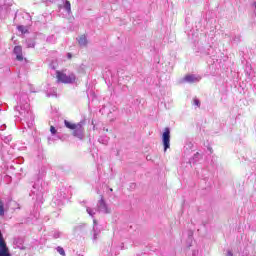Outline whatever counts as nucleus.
I'll return each instance as SVG.
<instances>
[{"instance_id": "f257e3e1", "label": "nucleus", "mask_w": 256, "mask_h": 256, "mask_svg": "<svg viewBox=\"0 0 256 256\" xmlns=\"http://www.w3.org/2000/svg\"><path fill=\"white\" fill-rule=\"evenodd\" d=\"M15 111L19 113L20 119H23L28 123V127H33V121H35V117L33 116V112L29 107V103H24L16 106Z\"/></svg>"}, {"instance_id": "f03ea898", "label": "nucleus", "mask_w": 256, "mask_h": 256, "mask_svg": "<svg viewBox=\"0 0 256 256\" xmlns=\"http://www.w3.org/2000/svg\"><path fill=\"white\" fill-rule=\"evenodd\" d=\"M56 79L59 83H75V80L77 79V77L75 76V74H65L61 71H56Z\"/></svg>"}, {"instance_id": "7ed1b4c3", "label": "nucleus", "mask_w": 256, "mask_h": 256, "mask_svg": "<svg viewBox=\"0 0 256 256\" xmlns=\"http://www.w3.org/2000/svg\"><path fill=\"white\" fill-rule=\"evenodd\" d=\"M96 211H98V213H105L106 215L111 213V208L107 206V202H105V198H103V196H101L100 200L97 202Z\"/></svg>"}, {"instance_id": "20e7f679", "label": "nucleus", "mask_w": 256, "mask_h": 256, "mask_svg": "<svg viewBox=\"0 0 256 256\" xmlns=\"http://www.w3.org/2000/svg\"><path fill=\"white\" fill-rule=\"evenodd\" d=\"M0 256H12L9 251V247H7V242L3 237V232L0 230Z\"/></svg>"}, {"instance_id": "39448f33", "label": "nucleus", "mask_w": 256, "mask_h": 256, "mask_svg": "<svg viewBox=\"0 0 256 256\" xmlns=\"http://www.w3.org/2000/svg\"><path fill=\"white\" fill-rule=\"evenodd\" d=\"M162 143L164 146V151H167L169 147H171V130L169 128L164 129V133L162 135Z\"/></svg>"}, {"instance_id": "423d86ee", "label": "nucleus", "mask_w": 256, "mask_h": 256, "mask_svg": "<svg viewBox=\"0 0 256 256\" xmlns=\"http://www.w3.org/2000/svg\"><path fill=\"white\" fill-rule=\"evenodd\" d=\"M76 235H87V224H78L73 228Z\"/></svg>"}, {"instance_id": "0eeeda50", "label": "nucleus", "mask_w": 256, "mask_h": 256, "mask_svg": "<svg viewBox=\"0 0 256 256\" xmlns=\"http://www.w3.org/2000/svg\"><path fill=\"white\" fill-rule=\"evenodd\" d=\"M72 131L74 137L83 139V125L81 123H77V126Z\"/></svg>"}, {"instance_id": "6e6552de", "label": "nucleus", "mask_w": 256, "mask_h": 256, "mask_svg": "<svg viewBox=\"0 0 256 256\" xmlns=\"http://www.w3.org/2000/svg\"><path fill=\"white\" fill-rule=\"evenodd\" d=\"M13 53L16 55L17 61H23V48L21 46H15Z\"/></svg>"}, {"instance_id": "1a4fd4ad", "label": "nucleus", "mask_w": 256, "mask_h": 256, "mask_svg": "<svg viewBox=\"0 0 256 256\" xmlns=\"http://www.w3.org/2000/svg\"><path fill=\"white\" fill-rule=\"evenodd\" d=\"M199 77H196L195 75H186L184 77V81L186 83H197L199 81Z\"/></svg>"}, {"instance_id": "9d476101", "label": "nucleus", "mask_w": 256, "mask_h": 256, "mask_svg": "<svg viewBox=\"0 0 256 256\" xmlns=\"http://www.w3.org/2000/svg\"><path fill=\"white\" fill-rule=\"evenodd\" d=\"M87 43V36L81 35L80 37H78V44L80 45V47H87Z\"/></svg>"}, {"instance_id": "9b49d317", "label": "nucleus", "mask_w": 256, "mask_h": 256, "mask_svg": "<svg viewBox=\"0 0 256 256\" xmlns=\"http://www.w3.org/2000/svg\"><path fill=\"white\" fill-rule=\"evenodd\" d=\"M64 125L65 127H67V129H71L73 131V129L76 128L77 124H73L67 120L64 121Z\"/></svg>"}, {"instance_id": "f8f14e48", "label": "nucleus", "mask_w": 256, "mask_h": 256, "mask_svg": "<svg viewBox=\"0 0 256 256\" xmlns=\"http://www.w3.org/2000/svg\"><path fill=\"white\" fill-rule=\"evenodd\" d=\"M93 224H94V226H93V231H94L93 239H94V241H97V235H99V233H97V230H95V227L97 225V221L95 219L93 220Z\"/></svg>"}, {"instance_id": "ddd939ff", "label": "nucleus", "mask_w": 256, "mask_h": 256, "mask_svg": "<svg viewBox=\"0 0 256 256\" xmlns=\"http://www.w3.org/2000/svg\"><path fill=\"white\" fill-rule=\"evenodd\" d=\"M64 9H66L67 13H71V2L65 1Z\"/></svg>"}, {"instance_id": "4468645a", "label": "nucleus", "mask_w": 256, "mask_h": 256, "mask_svg": "<svg viewBox=\"0 0 256 256\" xmlns=\"http://www.w3.org/2000/svg\"><path fill=\"white\" fill-rule=\"evenodd\" d=\"M5 215V206L2 201H0V217H3Z\"/></svg>"}, {"instance_id": "2eb2a0df", "label": "nucleus", "mask_w": 256, "mask_h": 256, "mask_svg": "<svg viewBox=\"0 0 256 256\" xmlns=\"http://www.w3.org/2000/svg\"><path fill=\"white\" fill-rule=\"evenodd\" d=\"M26 45H27L28 48H33V47H35V43H34L33 41H31V40H27V41H26Z\"/></svg>"}, {"instance_id": "dca6fc26", "label": "nucleus", "mask_w": 256, "mask_h": 256, "mask_svg": "<svg viewBox=\"0 0 256 256\" xmlns=\"http://www.w3.org/2000/svg\"><path fill=\"white\" fill-rule=\"evenodd\" d=\"M57 251L59 252L60 255L65 256V249H63V247L58 246Z\"/></svg>"}, {"instance_id": "f3484780", "label": "nucleus", "mask_w": 256, "mask_h": 256, "mask_svg": "<svg viewBox=\"0 0 256 256\" xmlns=\"http://www.w3.org/2000/svg\"><path fill=\"white\" fill-rule=\"evenodd\" d=\"M86 211H87L88 215H90V217H93L95 215V212L93 211V209H91L89 207L86 209Z\"/></svg>"}, {"instance_id": "a211bd4d", "label": "nucleus", "mask_w": 256, "mask_h": 256, "mask_svg": "<svg viewBox=\"0 0 256 256\" xmlns=\"http://www.w3.org/2000/svg\"><path fill=\"white\" fill-rule=\"evenodd\" d=\"M99 143H102L103 145H107V143H109V139H103V138H99Z\"/></svg>"}, {"instance_id": "6ab92c4d", "label": "nucleus", "mask_w": 256, "mask_h": 256, "mask_svg": "<svg viewBox=\"0 0 256 256\" xmlns=\"http://www.w3.org/2000/svg\"><path fill=\"white\" fill-rule=\"evenodd\" d=\"M17 29H18V31H21L22 33H27V30L25 29L24 26H18Z\"/></svg>"}, {"instance_id": "aec40b11", "label": "nucleus", "mask_w": 256, "mask_h": 256, "mask_svg": "<svg viewBox=\"0 0 256 256\" xmlns=\"http://www.w3.org/2000/svg\"><path fill=\"white\" fill-rule=\"evenodd\" d=\"M194 105H196V107H201V102L199 101V99L194 98Z\"/></svg>"}, {"instance_id": "412c9836", "label": "nucleus", "mask_w": 256, "mask_h": 256, "mask_svg": "<svg viewBox=\"0 0 256 256\" xmlns=\"http://www.w3.org/2000/svg\"><path fill=\"white\" fill-rule=\"evenodd\" d=\"M50 133H51L52 135H55V134L57 133V129H55V126H51V127H50Z\"/></svg>"}, {"instance_id": "4be33fe9", "label": "nucleus", "mask_w": 256, "mask_h": 256, "mask_svg": "<svg viewBox=\"0 0 256 256\" xmlns=\"http://www.w3.org/2000/svg\"><path fill=\"white\" fill-rule=\"evenodd\" d=\"M53 237L54 239H59V237H61V232H55Z\"/></svg>"}, {"instance_id": "5701e85b", "label": "nucleus", "mask_w": 256, "mask_h": 256, "mask_svg": "<svg viewBox=\"0 0 256 256\" xmlns=\"http://www.w3.org/2000/svg\"><path fill=\"white\" fill-rule=\"evenodd\" d=\"M226 256H233V252L231 250H228Z\"/></svg>"}, {"instance_id": "b1692460", "label": "nucleus", "mask_w": 256, "mask_h": 256, "mask_svg": "<svg viewBox=\"0 0 256 256\" xmlns=\"http://www.w3.org/2000/svg\"><path fill=\"white\" fill-rule=\"evenodd\" d=\"M234 41H241V36H236L235 38H234Z\"/></svg>"}, {"instance_id": "393cba45", "label": "nucleus", "mask_w": 256, "mask_h": 256, "mask_svg": "<svg viewBox=\"0 0 256 256\" xmlns=\"http://www.w3.org/2000/svg\"><path fill=\"white\" fill-rule=\"evenodd\" d=\"M67 57H68V59H72V58H73V54L68 53V54H67Z\"/></svg>"}, {"instance_id": "a878e982", "label": "nucleus", "mask_w": 256, "mask_h": 256, "mask_svg": "<svg viewBox=\"0 0 256 256\" xmlns=\"http://www.w3.org/2000/svg\"><path fill=\"white\" fill-rule=\"evenodd\" d=\"M4 141H5V143H9V141H11V139H9V138L6 137V138L4 139Z\"/></svg>"}, {"instance_id": "bb28decb", "label": "nucleus", "mask_w": 256, "mask_h": 256, "mask_svg": "<svg viewBox=\"0 0 256 256\" xmlns=\"http://www.w3.org/2000/svg\"><path fill=\"white\" fill-rule=\"evenodd\" d=\"M210 153H213V149L209 148Z\"/></svg>"}, {"instance_id": "cd10ccee", "label": "nucleus", "mask_w": 256, "mask_h": 256, "mask_svg": "<svg viewBox=\"0 0 256 256\" xmlns=\"http://www.w3.org/2000/svg\"><path fill=\"white\" fill-rule=\"evenodd\" d=\"M47 97H51V95L48 94Z\"/></svg>"}, {"instance_id": "c85d7f7f", "label": "nucleus", "mask_w": 256, "mask_h": 256, "mask_svg": "<svg viewBox=\"0 0 256 256\" xmlns=\"http://www.w3.org/2000/svg\"><path fill=\"white\" fill-rule=\"evenodd\" d=\"M110 191H113V189H112V188H110Z\"/></svg>"}]
</instances>
